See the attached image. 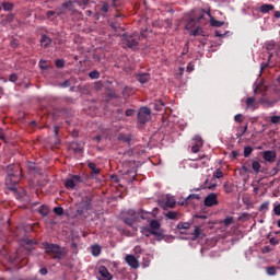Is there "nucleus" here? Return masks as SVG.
<instances>
[{"mask_svg": "<svg viewBox=\"0 0 280 280\" xmlns=\"http://www.w3.org/2000/svg\"><path fill=\"white\" fill-rule=\"evenodd\" d=\"M26 167L28 170V174H42L40 168H38V165L34 162H27Z\"/></svg>", "mask_w": 280, "mask_h": 280, "instance_id": "19", "label": "nucleus"}, {"mask_svg": "<svg viewBox=\"0 0 280 280\" xmlns=\"http://www.w3.org/2000/svg\"><path fill=\"white\" fill-rule=\"evenodd\" d=\"M158 113H161L163 110V106H165V103L163 101H156L155 103L151 104Z\"/></svg>", "mask_w": 280, "mask_h": 280, "instance_id": "28", "label": "nucleus"}, {"mask_svg": "<svg viewBox=\"0 0 280 280\" xmlns=\"http://www.w3.org/2000/svg\"><path fill=\"white\" fill-rule=\"evenodd\" d=\"M194 144H192V147H191V152L194 153V154H198V152H200V148H202V145H203V141H202V138L201 137H199V136H196L195 138H194Z\"/></svg>", "mask_w": 280, "mask_h": 280, "instance_id": "12", "label": "nucleus"}, {"mask_svg": "<svg viewBox=\"0 0 280 280\" xmlns=\"http://www.w3.org/2000/svg\"><path fill=\"white\" fill-rule=\"evenodd\" d=\"M81 207H82L85 211H91V209H93V197H85V198L81 201Z\"/></svg>", "mask_w": 280, "mask_h": 280, "instance_id": "15", "label": "nucleus"}, {"mask_svg": "<svg viewBox=\"0 0 280 280\" xmlns=\"http://www.w3.org/2000/svg\"><path fill=\"white\" fill-rule=\"evenodd\" d=\"M240 156V152L232 151V159H237Z\"/></svg>", "mask_w": 280, "mask_h": 280, "instance_id": "60", "label": "nucleus"}, {"mask_svg": "<svg viewBox=\"0 0 280 280\" xmlns=\"http://www.w3.org/2000/svg\"><path fill=\"white\" fill-rule=\"evenodd\" d=\"M140 36L137 33L128 34L125 33L121 35V43L122 45H126L129 49H132L133 51H137L139 49V40Z\"/></svg>", "mask_w": 280, "mask_h": 280, "instance_id": "3", "label": "nucleus"}, {"mask_svg": "<svg viewBox=\"0 0 280 280\" xmlns=\"http://www.w3.org/2000/svg\"><path fill=\"white\" fill-rule=\"evenodd\" d=\"M235 222V219L233 217H228L222 221V224L228 229V226H231Z\"/></svg>", "mask_w": 280, "mask_h": 280, "instance_id": "31", "label": "nucleus"}, {"mask_svg": "<svg viewBox=\"0 0 280 280\" xmlns=\"http://www.w3.org/2000/svg\"><path fill=\"white\" fill-rule=\"evenodd\" d=\"M127 214L129 217H124L122 222H125V224H127V226H130L131 229L135 228V222H137L139 218H141V220H150V217L152 215L151 212L144 210H140L139 212L135 210H128Z\"/></svg>", "mask_w": 280, "mask_h": 280, "instance_id": "2", "label": "nucleus"}, {"mask_svg": "<svg viewBox=\"0 0 280 280\" xmlns=\"http://www.w3.org/2000/svg\"><path fill=\"white\" fill-rule=\"evenodd\" d=\"M69 150H72V152H83L84 150V142H71L69 145Z\"/></svg>", "mask_w": 280, "mask_h": 280, "instance_id": "17", "label": "nucleus"}, {"mask_svg": "<svg viewBox=\"0 0 280 280\" xmlns=\"http://www.w3.org/2000/svg\"><path fill=\"white\" fill-rule=\"evenodd\" d=\"M47 268H42L40 270H39V273L42 275V276H45V275H47Z\"/></svg>", "mask_w": 280, "mask_h": 280, "instance_id": "61", "label": "nucleus"}, {"mask_svg": "<svg viewBox=\"0 0 280 280\" xmlns=\"http://www.w3.org/2000/svg\"><path fill=\"white\" fill-rule=\"evenodd\" d=\"M189 229H191V224L189 222H179L177 224V230L178 231H187Z\"/></svg>", "mask_w": 280, "mask_h": 280, "instance_id": "27", "label": "nucleus"}, {"mask_svg": "<svg viewBox=\"0 0 280 280\" xmlns=\"http://www.w3.org/2000/svg\"><path fill=\"white\" fill-rule=\"evenodd\" d=\"M38 213H40V215H49V208H47V206H40Z\"/></svg>", "mask_w": 280, "mask_h": 280, "instance_id": "38", "label": "nucleus"}, {"mask_svg": "<svg viewBox=\"0 0 280 280\" xmlns=\"http://www.w3.org/2000/svg\"><path fill=\"white\" fill-rule=\"evenodd\" d=\"M58 130H60V127L55 126L54 128L55 137H58Z\"/></svg>", "mask_w": 280, "mask_h": 280, "instance_id": "62", "label": "nucleus"}, {"mask_svg": "<svg viewBox=\"0 0 280 280\" xmlns=\"http://www.w3.org/2000/svg\"><path fill=\"white\" fill-rule=\"evenodd\" d=\"M209 18H207V11L200 10L196 13H190L185 18V30L191 32L198 25H207Z\"/></svg>", "mask_w": 280, "mask_h": 280, "instance_id": "1", "label": "nucleus"}, {"mask_svg": "<svg viewBox=\"0 0 280 280\" xmlns=\"http://www.w3.org/2000/svg\"><path fill=\"white\" fill-rule=\"evenodd\" d=\"M40 45L44 47V49H48V47L51 45V38L47 35H42Z\"/></svg>", "mask_w": 280, "mask_h": 280, "instance_id": "22", "label": "nucleus"}, {"mask_svg": "<svg viewBox=\"0 0 280 280\" xmlns=\"http://www.w3.org/2000/svg\"><path fill=\"white\" fill-rule=\"evenodd\" d=\"M275 214L280 215V203L273 208Z\"/></svg>", "mask_w": 280, "mask_h": 280, "instance_id": "56", "label": "nucleus"}, {"mask_svg": "<svg viewBox=\"0 0 280 280\" xmlns=\"http://www.w3.org/2000/svg\"><path fill=\"white\" fill-rule=\"evenodd\" d=\"M246 132H248V125L246 126H240L237 128V133H236V137H244V135H246Z\"/></svg>", "mask_w": 280, "mask_h": 280, "instance_id": "29", "label": "nucleus"}, {"mask_svg": "<svg viewBox=\"0 0 280 280\" xmlns=\"http://www.w3.org/2000/svg\"><path fill=\"white\" fill-rule=\"evenodd\" d=\"M275 18H276V19H280V11H276V12H275Z\"/></svg>", "mask_w": 280, "mask_h": 280, "instance_id": "64", "label": "nucleus"}, {"mask_svg": "<svg viewBox=\"0 0 280 280\" xmlns=\"http://www.w3.org/2000/svg\"><path fill=\"white\" fill-rule=\"evenodd\" d=\"M206 19H210V25L211 27H222L224 25V22L215 20V18L211 16V12H206Z\"/></svg>", "mask_w": 280, "mask_h": 280, "instance_id": "14", "label": "nucleus"}, {"mask_svg": "<svg viewBox=\"0 0 280 280\" xmlns=\"http://www.w3.org/2000/svg\"><path fill=\"white\" fill-rule=\"evenodd\" d=\"M165 207H168V209H174V207H176V199H174V197L166 196Z\"/></svg>", "mask_w": 280, "mask_h": 280, "instance_id": "25", "label": "nucleus"}, {"mask_svg": "<svg viewBox=\"0 0 280 280\" xmlns=\"http://www.w3.org/2000/svg\"><path fill=\"white\" fill-rule=\"evenodd\" d=\"M203 25H197L196 30L190 31V36H205V30H202Z\"/></svg>", "mask_w": 280, "mask_h": 280, "instance_id": "23", "label": "nucleus"}, {"mask_svg": "<svg viewBox=\"0 0 280 280\" xmlns=\"http://www.w3.org/2000/svg\"><path fill=\"white\" fill-rule=\"evenodd\" d=\"M108 10H110V4L108 2H103L101 12H104L106 14V13H108Z\"/></svg>", "mask_w": 280, "mask_h": 280, "instance_id": "43", "label": "nucleus"}, {"mask_svg": "<svg viewBox=\"0 0 280 280\" xmlns=\"http://www.w3.org/2000/svg\"><path fill=\"white\" fill-rule=\"evenodd\" d=\"M55 65H56L57 69H65V60L63 59H57L55 61Z\"/></svg>", "mask_w": 280, "mask_h": 280, "instance_id": "44", "label": "nucleus"}, {"mask_svg": "<svg viewBox=\"0 0 280 280\" xmlns=\"http://www.w3.org/2000/svg\"><path fill=\"white\" fill-rule=\"evenodd\" d=\"M144 231L154 235L158 242H161L164 238L163 230H161V222H159V220H151L149 222V228H144Z\"/></svg>", "mask_w": 280, "mask_h": 280, "instance_id": "5", "label": "nucleus"}, {"mask_svg": "<svg viewBox=\"0 0 280 280\" xmlns=\"http://www.w3.org/2000/svg\"><path fill=\"white\" fill-rule=\"evenodd\" d=\"M138 124L145 126L150 121V117H152V109L149 107H140L138 110Z\"/></svg>", "mask_w": 280, "mask_h": 280, "instance_id": "6", "label": "nucleus"}, {"mask_svg": "<svg viewBox=\"0 0 280 280\" xmlns=\"http://www.w3.org/2000/svg\"><path fill=\"white\" fill-rule=\"evenodd\" d=\"M91 252L94 257H100V255L102 254V246L93 245Z\"/></svg>", "mask_w": 280, "mask_h": 280, "instance_id": "26", "label": "nucleus"}, {"mask_svg": "<svg viewBox=\"0 0 280 280\" xmlns=\"http://www.w3.org/2000/svg\"><path fill=\"white\" fill-rule=\"evenodd\" d=\"M262 253H270V247L269 246H265L262 248Z\"/></svg>", "mask_w": 280, "mask_h": 280, "instance_id": "63", "label": "nucleus"}, {"mask_svg": "<svg viewBox=\"0 0 280 280\" xmlns=\"http://www.w3.org/2000/svg\"><path fill=\"white\" fill-rule=\"evenodd\" d=\"M98 280H113V275L108 271V269L105 266L98 267Z\"/></svg>", "mask_w": 280, "mask_h": 280, "instance_id": "9", "label": "nucleus"}, {"mask_svg": "<svg viewBox=\"0 0 280 280\" xmlns=\"http://www.w3.org/2000/svg\"><path fill=\"white\" fill-rule=\"evenodd\" d=\"M14 178L16 177H12V176L5 177V185L8 189H10L11 191H16V187L19 185V179H14Z\"/></svg>", "mask_w": 280, "mask_h": 280, "instance_id": "11", "label": "nucleus"}, {"mask_svg": "<svg viewBox=\"0 0 280 280\" xmlns=\"http://www.w3.org/2000/svg\"><path fill=\"white\" fill-rule=\"evenodd\" d=\"M125 260L128 266H130V268H133V270H137V268H139V260L133 255H127Z\"/></svg>", "mask_w": 280, "mask_h": 280, "instance_id": "13", "label": "nucleus"}, {"mask_svg": "<svg viewBox=\"0 0 280 280\" xmlns=\"http://www.w3.org/2000/svg\"><path fill=\"white\" fill-rule=\"evenodd\" d=\"M266 272H267V275H269L270 277H275V275H277V268H275V267H268V268L266 269Z\"/></svg>", "mask_w": 280, "mask_h": 280, "instance_id": "42", "label": "nucleus"}, {"mask_svg": "<svg viewBox=\"0 0 280 280\" xmlns=\"http://www.w3.org/2000/svg\"><path fill=\"white\" fill-rule=\"evenodd\" d=\"M84 209L82 208V206L77 210V215H84Z\"/></svg>", "mask_w": 280, "mask_h": 280, "instance_id": "59", "label": "nucleus"}, {"mask_svg": "<svg viewBox=\"0 0 280 280\" xmlns=\"http://www.w3.org/2000/svg\"><path fill=\"white\" fill-rule=\"evenodd\" d=\"M186 71L188 73H191V71H194V66L191 65V62L187 65Z\"/></svg>", "mask_w": 280, "mask_h": 280, "instance_id": "58", "label": "nucleus"}, {"mask_svg": "<svg viewBox=\"0 0 280 280\" xmlns=\"http://www.w3.org/2000/svg\"><path fill=\"white\" fill-rule=\"evenodd\" d=\"M215 178H220V176H215L210 182L209 179H206L202 185V189H215V187H218V182L215 180Z\"/></svg>", "mask_w": 280, "mask_h": 280, "instance_id": "16", "label": "nucleus"}, {"mask_svg": "<svg viewBox=\"0 0 280 280\" xmlns=\"http://www.w3.org/2000/svg\"><path fill=\"white\" fill-rule=\"evenodd\" d=\"M88 167H90L92 174H100V168H97V165L93 162H90L88 164Z\"/></svg>", "mask_w": 280, "mask_h": 280, "instance_id": "34", "label": "nucleus"}, {"mask_svg": "<svg viewBox=\"0 0 280 280\" xmlns=\"http://www.w3.org/2000/svg\"><path fill=\"white\" fill-rule=\"evenodd\" d=\"M166 218L168 220H178V212H176V211H168L166 213Z\"/></svg>", "mask_w": 280, "mask_h": 280, "instance_id": "36", "label": "nucleus"}, {"mask_svg": "<svg viewBox=\"0 0 280 280\" xmlns=\"http://www.w3.org/2000/svg\"><path fill=\"white\" fill-rule=\"evenodd\" d=\"M38 65H39V69H42L43 71H46V69H49V66H47L46 60L42 59Z\"/></svg>", "mask_w": 280, "mask_h": 280, "instance_id": "47", "label": "nucleus"}, {"mask_svg": "<svg viewBox=\"0 0 280 280\" xmlns=\"http://www.w3.org/2000/svg\"><path fill=\"white\" fill-rule=\"evenodd\" d=\"M224 189L226 194H232L233 189H235V185H233L232 183L226 182L224 184Z\"/></svg>", "mask_w": 280, "mask_h": 280, "instance_id": "35", "label": "nucleus"}, {"mask_svg": "<svg viewBox=\"0 0 280 280\" xmlns=\"http://www.w3.org/2000/svg\"><path fill=\"white\" fill-rule=\"evenodd\" d=\"M269 244H272L273 246H277V244H279V241L277 238H275V237H271L269 240Z\"/></svg>", "mask_w": 280, "mask_h": 280, "instance_id": "55", "label": "nucleus"}, {"mask_svg": "<svg viewBox=\"0 0 280 280\" xmlns=\"http://www.w3.org/2000/svg\"><path fill=\"white\" fill-rule=\"evenodd\" d=\"M250 154H253V147L248 145L244 148V156L245 159H248V156H250Z\"/></svg>", "mask_w": 280, "mask_h": 280, "instance_id": "39", "label": "nucleus"}, {"mask_svg": "<svg viewBox=\"0 0 280 280\" xmlns=\"http://www.w3.org/2000/svg\"><path fill=\"white\" fill-rule=\"evenodd\" d=\"M54 213H55L56 215H65V208H62V207H56V208H54Z\"/></svg>", "mask_w": 280, "mask_h": 280, "instance_id": "41", "label": "nucleus"}, {"mask_svg": "<svg viewBox=\"0 0 280 280\" xmlns=\"http://www.w3.org/2000/svg\"><path fill=\"white\" fill-rule=\"evenodd\" d=\"M110 27H112V30L115 31V32H117V30L120 28V27H119V24H117V23H112V24H110Z\"/></svg>", "mask_w": 280, "mask_h": 280, "instance_id": "57", "label": "nucleus"}, {"mask_svg": "<svg viewBox=\"0 0 280 280\" xmlns=\"http://www.w3.org/2000/svg\"><path fill=\"white\" fill-rule=\"evenodd\" d=\"M186 200H200V195L198 194L189 195Z\"/></svg>", "mask_w": 280, "mask_h": 280, "instance_id": "52", "label": "nucleus"}, {"mask_svg": "<svg viewBox=\"0 0 280 280\" xmlns=\"http://www.w3.org/2000/svg\"><path fill=\"white\" fill-rule=\"evenodd\" d=\"M136 80L140 82V84H148V82H150V73H139L136 75Z\"/></svg>", "mask_w": 280, "mask_h": 280, "instance_id": "20", "label": "nucleus"}, {"mask_svg": "<svg viewBox=\"0 0 280 280\" xmlns=\"http://www.w3.org/2000/svg\"><path fill=\"white\" fill-rule=\"evenodd\" d=\"M84 178L82 176H72L71 178L66 179L65 187L66 189H75L78 187V183H84Z\"/></svg>", "mask_w": 280, "mask_h": 280, "instance_id": "7", "label": "nucleus"}, {"mask_svg": "<svg viewBox=\"0 0 280 280\" xmlns=\"http://www.w3.org/2000/svg\"><path fill=\"white\" fill-rule=\"evenodd\" d=\"M272 10H275V5L272 4H262L259 8V12H261V14H268V12H272Z\"/></svg>", "mask_w": 280, "mask_h": 280, "instance_id": "24", "label": "nucleus"}, {"mask_svg": "<svg viewBox=\"0 0 280 280\" xmlns=\"http://www.w3.org/2000/svg\"><path fill=\"white\" fill-rule=\"evenodd\" d=\"M18 80H19V75L16 74V73H12V74H10V77H9V82H18Z\"/></svg>", "mask_w": 280, "mask_h": 280, "instance_id": "51", "label": "nucleus"}, {"mask_svg": "<svg viewBox=\"0 0 280 280\" xmlns=\"http://www.w3.org/2000/svg\"><path fill=\"white\" fill-rule=\"evenodd\" d=\"M55 12L57 13V16H62V14H67V11L65 8H62V4L61 7L57 8Z\"/></svg>", "mask_w": 280, "mask_h": 280, "instance_id": "45", "label": "nucleus"}, {"mask_svg": "<svg viewBox=\"0 0 280 280\" xmlns=\"http://www.w3.org/2000/svg\"><path fill=\"white\" fill-rule=\"evenodd\" d=\"M200 235H202V230H200V228L196 226L195 231L192 233L194 240H198V237H200Z\"/></svg>", "mask_w": 280, "mask_h": 280, "instance_id": "40", "label": "nucleus"}, {"mask_svg": "<svg viewBox=\"0 0 280 280\" xmlns=\"http://www.w3.org/2000/svg\"><path fill=\"white\" fill-rule=\"evenodd\" d=\"M61 89H69L71 86V80H66L62 83L59 84Z\"/></svg>", "mask_w": 280, "mask_h": 280, "instance_id": "48", "label": "nucleus"}, {"mask_svg": "<svg viewBox=\"0 0 280 280\" xmlns=\"http://www.w3.org/2000/svg\"><path fill=\"white\" fill-rule=\"evenodd\" d=\"M126 117H132L135 115V109H127L125 112Z\"/></svg>", "mask_w": 280, "mask_h": 280, "instance_id": "54", "label": "nucleus"}, {"mask_svg": "<svg viewBox=\"0 0 280 280\" xmlns=\"http://www.w3.org/2000/svg\"><path fill=\"white\" fill-rule=\"evenodd\" d=\"M47 19L51 20V16H57L56 11H47L46 13Z\"/></svg>", "mask_w": 280, "mask_h": 280, "instance_id": "53", "label": "nucleus"}, {"mask_svg": "<svg viewBox=\"0 0 280 280\" xmlns=\"http://www.w3.org/2000/svg\"><path fill=\"white\" fill-rule=\"evenodd\" d=\"M62 8L68 12H71L72 14H75V5L73 4V1L68 0L62 3Z\"/></svg>", "mask_w": 280, "mask_h": 280, "instance_id": "21", "label": "nucleus"}, {"mask_svg": "<svg viewBox=\"0 0 280 280\" xmlns=\"http://www.w3.org/2000/svg\"><path fill=\"white\" fill-rule=\"evenodd\" d=\"M252 170L256 172V174H259V170H261V164L259 161L252 162Z\"/></svg>", "mask_w": 280, "mask_h": 280, "instance_id": "33", "label": "nucleus"}, {"mask_svg": "<svg viewBox=\"0 0 280 280\" xmlns=\"http://www.w3.org/2000/svg\"><path fill=\"white\" fill-rule=\"evenodd\" d=\"M234 120L237 122V124H242V121H244V116L242 114H236L234 116Z\"/></svg>", "mask_w": 280, "mask_h": 280, "instance_id": "49", "label": "nucleus"}, {"mask_svg": "<svg viewBox=\"0 0 280 280\" xmlns=\"http://www.w3.org/2000/svg\"><path fill=\"white\" fill-rule=\"evenodd\" d=\"M269 202L265 201L264 203L260 205L259 211H268Z\"/></svg>", "mask_w": 280, "mask_h": 280, "instance_id": "50", "label": "nucleus"}, {"mask_svg": "<svg viewBox=\"0 0 280 280\" xmlns=\"http://www.w3.org/2000/svg\"><path fill=\"white\" fill-rule=\"evenodd\" d=\"M118 141H124V143H130V141H132V138H130V136H126L124 133H120L118 136Z\"/></svg>", "mask_w": 280, "mask_h": 280, "instance_id": "32", "label": "nucleus"}, {"mask_svg": "<svg viewBox=\"0 0 280 280\" xmlns=\"http://www.w3.org/2000/svg\"><path fill=\"white\" fill-rule=\"evenodd\" d=\"M203 202L206 207H215V205H218V195L215 192H211L205 198Z\"/></svg>", "mask_w": 280, "mask_h": 280, "instance_id": "10", "label": "nucleus"}, {"mask_svg": "<svg viewBox=\"0 0 280 280\" xmlns=\"http://www.w3.org/2000/svg\"><path fill=\"white\" fill-rule=\"evenodd\" d=\"M45 253L51 257V259H62L65 256V252H62V247L58 244L54 243H45L44 244Z\"/></svg>", "mask_w": 280, "mask_h": 280, "instance_id": "4", "label": "nucleus"}, {"mask_svg": "<svg viewBox=\"0 0 280 280\" xmlns=\"http://www.w3.org/2000/svg\"><path fill=\"white\" fill-rule=\"evenodd\" d=\"M2 8H3L4 12H10V11L14 10V3L4 2V3H2Z\"/></svg>", "mask_w": 280, "mask_h": 280, "instance_id": "30", "label": "nucleus"}, {"mask_svg": "<svg viewBox=\"0 0 280 280\" xmlns=\"http://www.w3.org/2000/svg\"><path fill=\"white\" fill-rule=\"evenodd\" d=\"M260 154L266 163H275L277 161V151L275 150L262 151Z\"/></svg>", "mask_w": 280, "mask_h": 280, "instance_id": "8", "label": "nucleus"}, {"mask_svg": "<svg viewBox=\"0 0 280 280\" xmlns=\"http://www.w3.org/2000/svg\"><path fill=\"white\" fill-rule=\"evenodd\" d=\"M245 104L246 108H249L250 110H257V98H255V96L247 97Z\"/></svg>", "mask_w": 280, "mask_h": 280, "instance_id": "18", "label": "nucleus"}, {"mask_svg": "<svg viewBox=\"0 0 280 280\" xmlns=\"http://www.w3.org/2000/svg\"><path fill=\"white\" fill-rule=\"evenodd\" d=\"M89 78H91V80H100V71L97 70L91 71L89 73Z\"/></svg>", "mask_w": 280, "mask_h": 280, "instance_id": "37", "label": "nucleus"}, {"mask_svg": "<svg viewBox=\"0 0 280 280\" xmlns=\"http://www.w3.org/2000/svg\"><path fill=\"white\" fill-rule=\"evenodd\" d=\"M74 3H77L80 8H86V5H89V0H78L74 1Z\"/></svg>", "mask_w": 280, "mask_h": 280, "instance_id": "46", "label": "nucleus"}]
</instances>
